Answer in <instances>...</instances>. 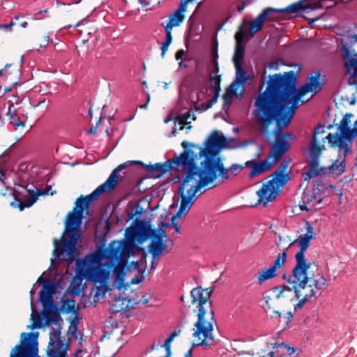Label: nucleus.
Returning <instances> with one entry per match:
<instances>
[{"instance_id": "obj_35", "label": "nucleus", "mask_w": 357, "mask_h": 357, "mask_svg": "<svg viewBox=\"0 0 357 357\" xmlns=\"http://www.w3.org/2000/svg\"><path fill=\"white\" fill-rule=\"evenodd\" d=\"M10 120V123L15 127V130L20 126H24V123L20 120L16 114L11 115Z\"/></svg>"}, {"instance_id": "obj_16", "label": "nucleus", "mask_w": 357, "mask_h": 357, "mask_svg": "<svg viewBox=\"0 0 357 357\" xmlns=\"http://www.w3.org/2000/svg\"><path fill=\"white\" fill-rule=\"evenodd\" d=\"M228 142L222 135L213 132L206 142V152L212 153L218 152L222 148L227 147Z\"/></svg>"}, {"instance_id": "obj_45", "label": "nucleus", "mask_w": 357, "mask_h": 357, "mask_svg": "<svg viewBox=\"0 0 357 357\" xmlns=\"http://www.w3.org/2000/svg\"><path fill=\"white\" fill-rule=\"evenodd\" d=\"M50 40V36H46L45 37V43H44V44H40L39 47H40V48H44V47H45L47 46V45L49 43Z\"/></svg>"}, {"instance_id": "obj_3", "label": "nucleus", "mask_w": 357, "mask_h": 357, "mask_svg": "<svg viewBox=\"0 0 357 357\" xmlns=\"http://www.w3.org/2000/svg\"><path fill=\"white\" fill-rule=\"evenodd\" d=\"M127 166L126 163L121 164L112 171L108 178L92 193L85 197L81 196L77 199L75 208L68 215L66 236H62L61 242L54 240L53 253L55 257L66 261L68 264L73 263L77 254L75 245L80 236V225L84 209L88 208L93 201L98 199L100 195L114 189L119 180L118 173Z\"/></svg>"}, {"instance_id": "obj_10", "label": "nucleus", "mask_w": 357, "mask_h": 357, "mask_svg": "<svg viewBox=\"0 0 357 357\" xmlns=\"http://www.w3.org/2000/svg\"><path fill=\"white\" fill-rule=\"evenodd\" d=\"M305 229L306 232L304 234L299 236L298 239L294 241L291 244L297 242L300 250L295 255L296 266L297 268H304L312 271L318 273L317 266L311 262H308L305 257V252L310 245V241L314 238V228L308 221L305 222Z\"/></svg>"}, {"instance_id": "obj_9", "label": "nucleus", "mask_w": 357, "mask_h": 357, "mask_svg": "<svg viewBox=\"0 0 357 357\" xmlns=\"http://www.w3.org/2000/svg\"><path fill=\"white\" fill-rule=\"evenodd\" d=\"M199 190L208 185L219 176L222 181L229 178V169H225L221 160L215 156H206L202 162V171L199 173Z\"/></svg>"}, {"instance_id": "obj_47", "label": "nucleus", "mask_w": 357, "mask_h": 357, "mask_svg": "<svg viewBox=\"0 0 357 357\" xmlns=\"http://www.w3.org/2000/svg\"><path fill=\"white\" fill-rule=\"evenodd\" d=\"M138 1L143 6H146L149 5V1L148 0H138Z\"/></svg>"}, {"instance_id": "obj_39", "label": "nucleus", "mask_w": 357, "mask_h": 357, "mask_svg": "<svg viewBox=\"0 0 357 357\" xmlns=\"http://www.w3.org/2000/svg\"><path fill=\"white\" fill-rule=\"evenodd\" d=\"M42 290L44 291H48L52 295L54 293V287L52 284L50 283L49 281H46L43 284V289Z\"/></svg>"}, {"instance_id": "obj_28", "label": "nucleus", "mask_w": 357, "mask_h": 357, "mask_svg": "<svg viewBox=\"0 0 357 357\" xmlns=\"http://www.w3.org/2000/svg\"><path fill=\"white\" fill-rule=\"evenodd\" d=\"M181 332V330L179 327L175 328L174 331L167 338L164 344L162 345V347L165 349V350L167 351V357H170V354H171L170 347H171L172 342L176 337L179 335Z\"/></svg>"}, {"instance_id": "obj_22", "label": "nucleus", "mask_w": 357, "mask_h": 357, "mask_svg": "<svg viewBox=\"0 0 357 357\" xmlns=\"http://www.w3.org/2000/svg\"><path fill=\"white\" fill-rule=\"evenodd\" d=\"M273 351L268 353L266 356L260 357H291L294 352V349L289 345L281 343L275 344L273 347Z\"/></svg>"}, {"instance_id": "obj_8", "label": "nucleus", "mask_w": 357, "mask_h": 357, "mask_svg": "<svg viewBox=\"0 0 357 357\" xmlns=\"http://www.w3.org/2000/svg\"><path fill=\"white\" fill-rule=\"evenodd\" d=\"M277 122L275 130V140L272 145L271 151L265 160L256 161L255 160L247 161L245 166L251 169L248 176L254 178L271 169L287 152L290 148L289 142L294 139L292 134L285 132L282 134L281 131L283 124L278 125Z\"/></svg>"}, {"instance_id": "obj_36", "label": "nucleus", "mask_w": 357, "mask_h": 357, "mask_svg": "<svg viewBox=\"0 0 357 357\" xmlns=\"http://www.w3.org/2000/svg\"><path fill=\"white\" fill-rule=\"evenodd\" d=\"M211 82H213V87H214L215 91L217 93H218L219 91L220 90V81H221L220 75H215L214 77L211 76Z\"/></svg>"}, {"instance_id": "obj_38", "label": "nucleus", "mask_w": 357, "mask_h": 357, "mask_svg": "<svg viewBox=\"0 0 357 357\" xmlns=\"http://www.w3.org/2000/svg\"><path fill=\"white\" fill-rule=\"evenodd\" d=\"M31 319H33V323L31 326H29V328L33 329L41 326L40 319L38 317H35L33 313L31 314Z\"/></svg>"}, {"instance_id": "obj_7", "label": "nucleus", "mask_w": 357, "mask_h": 357, "mask_svg": "<svg viewBox=\"0 0 357 357\" xmlns=\"http://www.w3.org/2000/svg\"><path fill=\"white\" fill-rule=\"evenodd\" d=\"M172 165L177 167H183L185 169V176L179 188L178 194L181 197V205L178 208V214L186 213L189 211L197 197L196 194L199 191L200 172L202 166L197 167L194 159L189 155V153L185 151L180 156L170 160Z\"/></svg>"}, {"instance_id": "obj_21", "label": "nucleus", "mask_w": 357, "mask_h": 357, "mask_svg": "<svg viewBox=\"0 0 357 357\" xmlns=\"http://www.w3.org/2000/svg\"><path fill=\"white\" fill-rule=\"evenodd\" d=\"M287 167V165L282 162L278 169L274 173L273 177L268 180L273 182L274 185L277 186L278 190L280 188L284 186L289 179V174L285 173Z\"/></svg>"}, {"instance_id": "obj_44", "label": "nucleus", "mask_w": 357, "mask_h": 357, "mask_svg": "<svg viewBox=\"0 0 357 357\" xmlns=\"http://www.w3.org/2000/svg\"><path fill=\"white\" fill-rule=\"evenodd\" d=\"M249 3H250V1H248V2H247V1H242L241 4V5H238V6H237V10H238V12H241V11L245 8V7L247 5H248Z\"/></svg>"}, {"instance_id": "obj_50", "label": "nucleus", "mask_w": 357, "mask_h": 357, "mask_svg": "<svg viewBox=\"0 0 357 357\" xmlns=\"http://www.w3.org/2000/svg\"><path fill=\"white\" fill-rule=\"evenodd\" d=\"M276 66H277L276 63H270L269 68H273V69H276L277 68Z\"/></svg>"}, {"instance_id": "obj_63", "label": "nucleus", "mask_w": 357, "mask_h": 357, "mask_svg": "<svg viewBox=\"0 0 357 357\" xmlns=\"http://www.w3.org/2000/svg\"><path fill=\"white\" fill-rule=\"evenodd\" d=\"M183 66V61H181L179 62V66Z\"/></svg>"}, {"instance_id": "obj_17", "label": "nucleus", "mask_w": 357, "mask_h": 357, "mask_svg": "<svg viewBox=\"0 0 357 357\" xmlns=\"http://www.w3.org/2000/svg\"><path fill=\"white\" fill-rule=\"evenodd\" d=\"M22 190L27 193L29 198L22 201L19 202V204L12 202V206H18L20 211H23L25 208H28L31 206L38 199V196L45 194V192H41L40 190L36 189L28 188V185L26 187H21ZM47 194V192H45Z\"/></svg>"}, {"instance_id": "obj_54", "label": "nucleus", "mask_w": 357, "mask_h": 357, "mask_svg": "<svg viewBox=\"0 0 357 357\" xmlns=\"http://www.w3.org/2000/svg\"><path fill=\"white\" fill-rule=\"evenodd\" d=\"M10 91H11L10 87H6V88L4 89V92L5 93H8V92H9Z\"/></svg>"}, {"instance_id": "obj_33", "label": "nucleus", "mask_w": 357, "mask_h": 357, "mask_svg": "<svg viewBox=\"0 0 357 357\" xmlns=\"http://www.w3.org/2000/svg\"><path fill=\"white\" fill-rule=\"evenodd\" d=\"M212 56H213V61L211 63V68H212L211 71V75L213 74L216 75L219 71L218 63V54L217 48H215V50H213Z\"/></svg>"}, {"instance_id": "obj_61", "label": "nucleus", "mask_w": 357, "mask_h": 357, "mask_svg": "<svg viewBox=\"0 0 357 357\" xmlns=\"http://www.w3.org/2000/svg\"><path fill=\"white\" fill-rule=\"evenodd\" d=\"M314 21H316V20H312L310 22V24H312Z\"/></svg>"}, {"instance_id": "obj_12", "label": "nucleus", "mask_w": 357, "mask_h": 357, "mask_svg": "<svg viewBox=\"0 0 357 357\" xmlns=\"http://www.w3.org/2000/svg\"><path fill=\"white\" fill-rule=\"evenodd\" d=\"M68 349L69 344L65 342V340L61 339L60 330L52 328V331L50 333V342L47 349V356L68 357ZM82 353L83 351L78 349L76 350L74 357H82L81 354Z\"/></svg>"}, {"instance_id": "obj_64", "label": "nucleus", "mask_w": 357, "mask_h": 357, "mask_svg": "<svg viewBox=\"0 0 357 357\" xmlns=\"http://www.w3.org/2000/svg\"><path fill=\"white\" fill-rule=\"evenodd\" d=\"M19 18H20V17H19V16H15V20H17Z\"/></svg>"}, {"instance_id": "obj_15", "label": "nucleus", "mask_w": 357, "mask_h": 357, "mask_svg": "<svg viewBox=\"0 0 357 357\" xmlns=\"http://www.w3.org/2000/svg\"><path fill=\"white\" fill-rule=\"evenodd\" d=\"M257 195L259 197L258 202L265 206L276 198L278 190L277 186L274 185L273 182L268 181L257 192Z\"/></svg>"}, {"instance_id": "obj_49", "label": "nucleus", "mask_w": 357, "mask_h": 357, "mask_svg": "<svg viewBox=\"0 0 357 357\" xmlns=\"http://www.w3.org/2000/svg\"><path fill=\"white\" fill-rule=\"evenodd\" d=\"M192 349H190V350H188L185 354V357H192Z\"/></svg>"}, {"instance_id": "obj_41", "label": "nucleus", "mask_w": 357, "mask_h": 357, "mask_svg": "<svg viewBox=\"0 0 357 357\" xmlns=\"http://www.w3.org/2000/svg\"><path fill=\"white\" fill-rule=\"evenodd\" d=\"M6 191H8L9 195H13L15 197V200L19 199V197H18L19 194H22V192H19L17 190H13L12 188H7Z\"/></svg>"}, {"instance_id": "obj_59", "label": "nucleus", "mask_w": 357, "mask_h": 357, "mask_svg": "<svg viewBox=\"0 0 357 357\" xmlns=\"http://www.w3.org/2000/svg\"><path fill=\"white\" fill-rule=\"evenodd\" d=\"M51 261H52V266H54V264H55V262H56L55 259H51Z\"/></svg>"}, {"instance_id": "obj_13", "label": "nucleus", "mask_w": 357, "mask_h": 357, "mask_svg": "<svg viewBox=\"0 0 357 357\" xmlns=\"http://www.w3.org/2000/svg\"><path fill=\"white\" fill-rule=\"evenodd\" d=\"M169 225L160 222L158 226V230H151V235L153 237L150 245V252L152 254L153 259L158 258L167 249V245L164 238H166V234L163 229L168 227Z\"/></svg>"}, {"instance_id": "obj_29", "label": "nucleus", "mask_w": 357, "mask_h": 357, "mask_svg": "<svg viewBox=\"0 0 357 357\" xmlns=\"http://www.w3.org/2000/svg\"><path fill=\"white\" fill-rule=\"evenodd\" d=\"M236 71V78L234 82L237 84V88L238 87V84H243L248 80V77L246 76V73L243 68H242L241 64L237 63L235 65Z\"/></svg>"}, {"instance_id": "obj_30", "label": "nucleus", "mask_w": 357, "mask_h": 357, "mask_svg": "<svg viewBox=\"0 0 357 357\" xmlns=\"http://www.w3.org/2000/svg\"><path fill=\"white\" fill-rule=\"evenodd\" d=\"M237 40V45L233 58L234 65H236L237 63L241 64V61L244 56V47L241 44V41L238 38Z\"/></svg>"}, {"instance_id": "obj_1", "label": "nucleus", "mask_w": 357, "mask_h": 357, "mask_svg": "<svg viewBox=\"0 0 357 357\" xmlns=\"http://www.w3.org/2000/svg\"><path fill=\"white\" fill-rule=\"evenodd\" d=\"M320 77L319 71L314 72L308 76V81L296 90L293 71L271 76L266 91L259 94L255 100L253 114L256 121L264 127L273 121L287 126L301 99L309 92L316 94L321 91L323 83Z\"/></svg>"}, {"instance_id": "obj_5", "label": "nucleus", "mask_w": 357, "mask_h": 357, "mask_svg": "<svg viewBox=\"0 0 357 357\" xmlns=\"http://www.w3.org/2000/svg\"><path fill=\"white\" fill-rule=\"evenodd\" d=\"M288 282L292 287L280 286L275 288V291L278 292V298L298 300V303L294 307L296 310L301 309L311 298L319 297L326 285V280L320 273H315L304 268H298L296 265L289 277Z\"/></svg>"}, {"instance_id": "obj_34", "label": "nucleus", "mask_w": 357, "mask_h": 357, "mask_svg": "<svg viewBox=\"0 0 357 357\" xmlns=\"http://www.w3.org/2000/svg\"><path fill=\"white\" fill-rule=\"evenodd\" d=\"M172 36L170 34L165 33V40L162 43L160 50H161V56L163 58L165 54H166L169 45L172 43Z\"/></svg>"}, {"instance_id": "obj_42", "label": "nucleus", "mask_w": 357, "mask_h": 357, "mask_svg": "<svg viewBox=\"0 0 357 357\" xmlns=\"http://www.w3.org/2000/svg\"><path fill=\"white\" fill-rule=\"evenodd\" d=\"M13 114H15V109H14L13 103L10 102L9 103L8 110V112H7V115L10 116V117L11 115H13Z\"/></svg>"}, {"instance_id": "obj_57", "label": "nucleus", "mask_w": 357, "mask_h": 357, "mask_svg": "<svg viewBox=\"0 0 357 357\" xmlns=\"http://www.w3.org/2000/svg\"><path fill=\"white\" fill-rule=\"evenodd\" d=\"M287 317H288V319H291V317H292V314H291V312H289V313H288V315H287Z\"/></svg>"}, {"instance_id": "obj_23", "label": "nucleus", "mask_w": 357, "mask_h": 357, "mask_svg": "<svg viewBox=\"0 0 357 357\" xmlns=\"http://www.w3.org/2000/svg\"><path fill=\"white\" fill-rule=\"evenodd\" d=\"M275 272L276 271L271 266L261 270L257 275L259 284H262L265 281L274 278L276 275Z\"/></svg>"}, {"instance_id": "obj_4", "label": "nucleus", "mask_w": 357, "mask_h": 357, "mask_svg": "<svg viewBox=\"0 0 357 357\" xmlns=\"http://www.w3.org/2000/svg\"><path fill=\"white\" fill-rule=\"evenodd\" d=\"M352 114H346L340 121L338 126V132L335 134L329 133L326 137L319 136L325 132L324 126L319 124L312 135L310 143L309 156L307 162L309 165V169L303 174L305 180H310L313 177L325 174L324 168L319 167V158L321 151L324 149L325 139H327L332 146L339 148L340 154L342 153L347 155L351 152V144L355 137H357V120L355 121V127L351 129L349 125L351 122L350 118Z\"/></svg>"}, {"instance_id": "obj_58", "label": "nucleus", "mask_w": 357, "mask_h": 357, "mask_svg": "<svg viewBox=\"0 0 357 357\" xmlns=\"http://www.w3.org/2000/svg\"><path fill=\"white\" fill-rule=\"evenodd\" d=\"M146 107H147V103L144 104V105H142L140 106V107H141V108H144V109H145V108H146Z\"/></svg>"}, {"instance_id": "obj_56", "label": "nucleus", "mask_w": 357, "mask_h": 357, "mask_svg": "<svg viewBox=\"0 0 357 357\" xmlns=\"http://www.w3.org/2000/svg\"><path fill=\"white\" fill-rule=\"evenodd\" d=\"M155 261H153V262H152V264H151V269H153V268H155Z\"/></svg>"}, {"instance_id": "obj_25", "label": "nucleus", "mask_w": 357, "mask_h": 357, "mask_svg": "<svg viewBox=\"0 0 357 357\" xmlns=\"http://www.w3.org/2000/svg\"><path fill=\"white\" fill-rule=\"evenodd\" d=\"M237 89V84L236 82H232L231 85L227 88L225 93L223 96L225 102L224 107L229 106L232 102L234 96L236 93Z\"/></svg>"}, {"instance_id": "obj_27", "label": "nucleus", "mask_w": 357, "mask_h": 357, "mask_svg": "<svg viewBox=\"0 0 357 357\" xmlns=\"http://www.w3.org/2000/svg\"><path fill=\"white\" fill-rule=\"evenodd\" d=\"M39 298L45 310L52 307L54 305L52 294L48 291L41 290Z\"/></svg>"}, {"instance_id": "obj_52", "label": "nucleus", "mask_w": 357, "mask_h": 357, "mask_svg": "<svg viewBox=\"0 0 357 357\" xmlns=\"http://www.w3.org/2000/svg\"><path fill=\"white\" fill-rule=\"evenodd\" d=\"M182 146L184 148V149H186L188 145V143L186 142H183L182 144H181Z\"/></svg>"}, {"instance_id": "obj_20", "label": "nucleus", "mask_w": 357, "mask_h": 357, "mask_svg": "<svg viewBox=\"0 0 357 357\" xmlns=\"http://www.w3.org/2000/svg\"><path fill=\"white\" fill-rule=\"evenodd\" d=\"M321 199L318 198L314 192L310 190L304 191L300 204L301 211H309L312 208L321 202Z\"/></svg>"}, {"instance_id": "obj_60", "label": "nucleus", "mask_w": 357, "mask_h": 357, "mask_svg": "<svg viewBox=\"0 0 357 357\" xmlns=\"http://www.w3.org/2000/svg\"><path fill=\"white\" fill-rule=\"evenodd\" d=\"M72 26L71 25H69L68 26H64L63 29H68L70 27H71Z\"/></svg>"}, {"instance_id": "obj_11", "label": "nucleus", "mask_w": 357, "mask_h": 357, "mask_svg": "<svg viewBox=\"0 0 357 357\" xmlns=\"http://www.w3.org/2000/svg\"><path fill=\"white\" fill-rule=\"evenodd\" d=\"M38 335V333H22L20 344L12 349L10 357H40Z\"/></svg>"}, {"instance_id": "obj_40", "label": "nucleus", "mask_w": 357, "mask_h": 357, "mask_svg": "<svg viewBox=\"0 0 357 357\" xmlns=\"http://www.w3.org/2000/svg\"><path fill=\"white\" fill-rule=\"evenodd\" d=\"M243 169V167L238 165H233L231 167V171L234 174V176L236 175Z\"/></svg>"}, {"instance_id": "obj_62", "label": "nucleus", "mask_w": 357, "mask_h": 357, "mask_svg": "<svg viewBox=\"0 0 357 357\" xmlns=\"http://www.w3.org/2000/svg\"><path fill=\"white\" fill-rule=\"evenodd\" d=\"M164 88H165V89H167V83H165Z\"/></svg>"}, {"instance_id": "obj_37", "label": "nucleus", "mask_w": 357, "mask_h": 357, "mask_svg": "<svg viewBox=\"0 0 357 357\" xmlns=\"http://www.w3.org/2000/svg\"><path fill=\"white\" fill-rule=\"evenodd\" d=\"M187 213H188V212L186 213H185V214L184 213L178 214V211L175 215H173L172 217L171 222H172V225L175 228V233L176 234H178V233L180 232V227L177 224L174 223V221H175L176 218H181L183 215H185Z\"/></svg>"}, {"instance_id": "obj_32", "label": "nucleus", "mask_w": 357, "mask_h": 357, "mask_svg": "<svg viewBox=\"0 0 357 357\" xmlns=\"http://www.w3.org/2000/svg\"><path fill=\"white\" fill-rule=\"evenodd\" d=\"M286 259L287 253L284 251L279 254L278 258L275 260L273 264L271 265V266L276 271L277 268H281L284 264Z\"/></svg>"}, {"instance_id": "obj_24", "label": "nucleus", "mask_w": 357, "mask_h": 357, "mask_svg": "<svg viewBox=\"0 0 357 357\" xmlns=\"http://www.w3.org/2000/svg\"><path fill=\"white\" fill-rule=\"evenodd\" d=\"M189 119L195 120V113L191 109L188 110L186 112L177 114V116L175 117V119L181 126L180 130L183 128L184 125H188L190 123V121H188Z\"/></svg>"}, {"instance_id": "obj_19", "label": "nucleus", "mask_w": 357, "mask_h": 357, "mask_svg": "<svg viewBox=\"0 0 357 357\" xmlns=\"http://www.w3.org/2000/svg\"><path fill=\"white\" fill-rule=\"evenodd\" d=\"M145 167L149 174L151 176L155 178H158L163 175L165 173L174 169V166H172V161L169 160L164 163L158 162L154 165H148Z\"/></svg>"}, {"instance_id": "obj_43", "label": "nucleus", "mask_w": 357, "mask_h": 357, "mask_svg": "<svg viewBox=\"0 0 357 357\" xmlns=\"http://www.w3.org/2000/svg\"><path fill=\"white\" fill-rule=\"evenodd\" d=\"M184 54H185V51L183 50H178L175 55L176 59V60L181 59Z\"/></svg>"}, {"instance_id": "obj_14", "label": "nucleus", "mask_w": 357, "mask_h": 357, "mask_svg": "<svg viewBox=\"0 0 357 357\" xmlns=\"http://www.w3.org/2000/svg\"><path fill=\"white\" fill-rule=\"evenodd\" d=\"M185 10V3H181L178 8L168 16L167 22L162 23L165 33L172 35V29L180 26L185 19L183 13Z\"/></svg>"}, {"instance_id": "obj_51", "label": "nucleus", "mask_w": 357, "mask_h": 357, "mask_svg": "<svg viewBox=\"0 0 357 357\" xmlns=\"http://www.w3.org/2000/svg\"><path fill=\"white\" fill-rule=\"evenodd\" d=\"M172 120V116H169L167 117L166 119H165V123H167L168 121Z\"/></svg>"}, {"instance_id": "obj_53", "label": "nucleus", "mask_w": 357, "mask_h": 357, "mask_svg": "<svg viewBox=\"0 0 357 357\" xmlns=\"http://www.w3.org/2000/svg\"><path fill=\"white\" fill-rule=\"evenodd\" d=\"M27 25H28V23L26 22H24L21 24L22 27H23V28H26L27 26Z\"/></svg>"}, {"instance_id": "obj_6", "label": "nucleus", "mask_w": 357, "mask_h": 357, "mask_svg": "<svg viewBox=\"0 0 357 357\" xmlns=\"http://www.w3.org/2000/svg\"><path fill=\"white\" fill-rule=\"evenodd\" d=\"M212 289L194 288L190 292L192 303L197 304V319L192 329V347H208L214 343L215 324L211 296Z\"/></svg>"}, {"instance_id": "obj_31", "label": "nucleus", "mask_w": 357, "mask_h": 357, "mask_svg": "<svg viewBox=\"0 0 357 357\" xmlns=\"http://www.w3.org/2000/svg\"><path fill=\"white\" fill-rule=\"evenodd\" d=\"M44 316L47 322L54 324H56L61 319L57 312L47 311L45 312Z\"/></svg>"}, {"instance_id": "obj_48", "label": "nucleus", "mask_w": 357, "mask_h": 357, "mask_svg": "<svg viewBox=\"0 0 357 357\" xmlns=\"http://www.w3.org/2000/svg\"><path fill=\"white\" fill-rule=\"evenodd\" d=\"M142 280V278L139 279L138 277H135L131 281L132 284H138Z\"/></svg>"}, {"instance_id": "obj_18", "label": "nucleus", "mask_w": 357, "mask_h": 357, "mask_svg": "<svg viewBox=\"0 0 357 357\" xmlns=\"http://www.w3.org/2000/svg\"><path fill=\"white\" fill-rule=\"evenodd\" d=\"M273 11H274V10L271 8H266L254 20L248 22H245V25L250 26V33L251 36H254L261 29L265 20L268 17V15Z\"/></svg>"}, {"instance_id": "obj_2", "label": "nucleus", "mask_w": 357, "mask_h": 357, "mask_svg": "<svg viewBox=\"0 0 357 357\" xmlns=\"http://www.w3.org/2000/svg\"><path fill=\"white\" fill-rule=\"evenodd\" d=\"M144 224L139 222L126 229L128 239L123 243L112 242L106 255L101 250L87 254L84 258L76 260V274L81 279H86L93 285V296L98 300L109 290L110 272L103 267L102 261L107 259L109 266H114V284L121 290L125 287L124 280L130 256L135 252L134 240L144 235Z\"/></svg>"}, {"instance_id": "obj_26", "label": "nucleus", "mask_w": 357, "mask_h": 357, "mask_svg": "<svg viewBox=\"0 0 357 357\" xmlns=\"http://www.w3.org/2000/svg\"><path fill=\"white\" fill-rule=\"evenodd\" d=\"M346 155H344V158L340 161L337 160L330 166V172L336 176H339L342 174L345 169V159L344 157Z\"/></svg>"}, {"instance_id": "obj_46", "label": "nucleus", "mask_w": 357, "mask_h": 357, "mask_svg": "<svg viewBox=\"0 0 357 357\" xmlns=\"http://www.w3.org/2000/svg\"><path fill=\"white\" fill-rule=\"evenodd\" d=\"M273 314H271V318H277L279 319L281 316V314L280 312L276 310H273Z\"/></svg>"}, {"instance_id": "obj_55", "label": "nucleus", "mask_w": 357, "mask_h": 357, "mask_svg": "<svg viewBox=\"0 0 357 357\" xmlns=\"http://www.w3.org/2000/svg\"><path fill=\"white\" fill-rule=\"evenodd\" d=\"M13 25H14V22H11L10 24L5 25V27L8 29L9 27H11Z\"/></svg>"}]
</instances>
